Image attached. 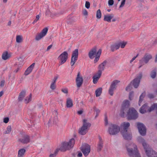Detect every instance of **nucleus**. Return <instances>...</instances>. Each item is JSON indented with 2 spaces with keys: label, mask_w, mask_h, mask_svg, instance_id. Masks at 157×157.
I'll return each mask as SVG.
<instances>
[{
  "label": "nucleus",
  "mask_w": 157,
  "mask_h": 157,
  "mask_svg": "<svg viewBox=\"0 0 157 157\" xmlns=\"http://www.w3.org/2000/svg\"><path fill=\"white\" fill-rule=\"evenodd\" d=\"M132 88L131 84H130L126 87V90L127 91H129L131 90Z\"/></svg>",
  "instance_id": "09e8293b"
},
{
  "label": "nucleus",
  "mask_w": 157,
  "mask_h": 157,
  "mask_svg": "<svg viewBox=\"0 0 157 157\" xmlns=\"http://www.w3.org/2000/svg\"><path fill=\"white\" fill-rule=\"evenodd\" d=\"M138 55H137L136 56L134 57L130 61V63H131L138 56Z\"/></svg>",
  "instance_id": "bf43d9fd"
},
{
  "label": "nucleus",
  "mask_w": 157,
  "mask_h": 157,
  "mask_svg": "<svg viewBox=\"0 0 157 157\" xmlns=\"http://www.w3.org/2000/svg\"><path fill=\"white\" fill-rule=\"evenodd\" d=\"M116 89L115 88L110 86L109 89V92L110 95L112 96L113 94L114 90Z\"/></svg>",
  "instance_id": "e433bc0d"
},
{
  "label": "nucleus",
  "mask_w": 157,
  "mask_h": 157,
  "mask_svg": "<svg viewBox=\"0 0 157 157\" xmlns=\"http://www.w3.org/2000/svg\"><path fill=\"white\" fill-rule=\"evenodd\" d=\"M134 92L133 91L129 93V99L130 100H131L132 99V98L133 96Z\"/></svg>",
  "instance_id": "de8ad7c7"
},
{
  "label": "nucleus",
  "mask_w": 157,
  "mask_h": 157,
  "mask_svg": "<svg viewBox=\"0 0 157 157\" xmlns=\"http://www.w3.org/2000/svg\"><path fill=\"white\" fill-rule=\"evenodd\" d=\"M83 111L82 110H80L78 111V113L79 115H81L83 113Z\"/></svg>",
  "instance_id": "e2e57ef3"
},
{
  "label": "nucleus",
  "mask_w": 157,
  "mask_h": 157,
  "mask_svg": "<svg viewBox=\"0 0 157 157\" xmlns=\"http://www.w3.org/2000/svg\"><path fill=\"white\" fill-rule=\"evenodd\" d=\"M81 150L84 156H86L90 152V146L88 144H84L82 145Z\"/></svg>",
  "instance_id": "9b49d317"
},
{
  "label": "nucleus",
  "mask_w": 157,
  "mask_h": 157,
  "mask_svg": "<svg viewBox=\"0 0 157 157\" xmlns=\"http://www.w3.org/2000/svg\"><path fill=\"white\" fill-rule=\"evenodd\" d=\"M96 17L98 19H100L101 17V13L100 9H98L96 13Z\"/></svg>",
  "instance_id": "a19ab883"
},
{
  "label": "nucleus",
  "mask_w": 157,
  "mask_h": 157,
  "mask_svg": "<svg viewBox=\"0 0 157 157\" xmlns=\"http://www.w3.org/2000/svg\"><path fill=\"white\" fill-rule=\"evenodd\" d=\"M83 82V78L80 75V72L78 73L77 77L76 79V85L78 87H80L82 84Z\"/></svg>",
  "instance_id": "2eb2a0df"
},
{
  "label": "nucleus",
  "mask_w": 157,
  "mask_h": 157,
  "mask_svg": "<svg viewBox=\"0 0 157 157\" xmlns=\"http://www.w3.org/2000/svg\"><path fill=\"white\" fill-rule=\"evenodd\" d=\"M114 3L113 0H109L108 1V5L109 6H112Z\"/></svg>",
  "instance_id": "603ef678"
},
{
  "label": "nucleus",
  "mask_w": 157,
  "mask_h": 157,
  "mask_svg": "<svg viewBox=\"0 0 157 157\" xmlns=\"http://www.w3.org/2000/svg\"><path fill=\"white\" fill-rule=\"evenodd\" d=\"M56 87L55 84L52 83L50 86V88L52 90H54Z\"/></svg>",
  "instance_id": "3c124183"
},
{
  "label": "nucleus",
  "mask_w": 157,
  "mask_h": 157,
  "mask_svg": "<svg viewBox=\"0 0 157 157\" xmlns=\"http://www.w3.org/2000/svg\"><path fill=\"white\" fill-rule=\"evenodd\" d=\"M137 126L139 132L142 136H144L146 132V130L145 126L141 123H138Z\"/></svg>",
  "instance_id": "4468645a"
},
{
  "label": "nucleus",
  "mask_w": 157,
  "mask_h": 157,
  "mask_svg": "<svg viewBox=\"0 0 157 157\" xmlns=\"http://www.w3.org/2000/svg\"><path fill=\"white\" fill-rule=\"evenodd\" d=\"M94 109L95 111L96 112V117H97L98 116V114L100 112V110L98 109H97L95 107H94Z\"/></svg>",
  "instance_id": "49530a36"
},
{
  "label": "nucleus",
  "mask_w": 157,
  "mask_h": 157,
  "mask_svg": "<svg viewBox=\"0 0 157 157\" xmlns=\"http://www.w3.org/2000/svg\"><path fill=\"white\" fill-rule=\"evenodd\" d=\"M130 126V123L128 122H124L121 125L120 129L121 132L124 135V133L128 131V128Z\"/></svg>",
  "instance_id": "ddd939ff"
},
{
  "label": "nucleus",
  "mask_w": 157,
  "mask_h": 157,
  "mask_svg": "<svg viewBox=\"0 0 157 157\" xmlns=\"http://www.w3.org/2000/svg\"><path fill=\"white\" fill-rule=\"evenodd\" d=\"M3 92L1 91L0 92V97H1L3 94Z\"/></svg>",
  "instance_id": "338daca9"
},
{
  "label": "nucleus",
  "mask_w": 157,
  "mask_h": 157,
  "mask_svg": "<svg viewBox=\"0 0 157 157\" xmlns=\"http://www.w3.org/2000/svg\"><path fill=\"white\" fill-rule=\"evenodd\" d=\"M152 58V56L151 54L148 53L145 54L143 58L139 60L140 65L138 68H140L145 64L148 63Z\"/></svg>",
  "instance_id": "0eeeda50"
},
{
  "label": "nucleus",
  "mask_w": 157,
  "mask_h": 157,
  "mask_svg": "<svg viewBox=\"0 0 157 157\" xmlns=\"http://www.w3.org/2000/svg\"><path fill=\"white\" fill-rule=\"evenodd\" d=\"M119 48V45L118 44H116L112 45L111 46V48L112 51H114L115 50L118 49Z\"/></svg>",
  "instance_id": "72a5a7b5"
},
{
  "label": "nucleus",
  "mask_w": 157,
  "mask_h": 157,
  "mask_svg": "<svg viewBox=\"0 0 157 157\" xmlns=\"http://www.w3.org/2000/svg\"><path fill=\"white\" fill-rule=\"evenodd\" d=\"M75 143V140L73 138L71 139L68 142H64L62 143L59 149H56L53 154H50L49 157H55L59 150L61 151H65L73 147Z\"/></svg>",
  "instance_id": "f03ea898"
},
{
  "label": "nucleus",
  "mask_w": 157,
  "mask_h": 157,
  "mask_svg": "<svg viewBox=\"0 0 157 157\" xmlns=\"http://www.w3.org/2000/svg\"><path fill=\"white\" fill-rule=\"evenodd\" d=\"M26 152V150L24 148H21L18 151V157H24Z\"/></svg>",
  "instance_id": "a878e982"
},
{
  "label": "nucleus",
  "mask_w": 157,
  "mask_h": 157,
  "mask_svg": "<svg viewBox=\"0 0 157 157\" xmlns=\"http://www.w3.org/2000/svg\"><path fill=\"white\" fill-rule=\"evenodd\" d=\"M126 115L128 120H135L138 117V113L133 108H130L128 109Z\"/></svg>",
  "instance_id": "39448f33"
},
{
  "label": "nucleus",
  "mask_w": 157,
  "mask_h": 157,
  "mask_svg": "<svg viewBox=\"0 0 157 157\" xmlns=\"http://www.w3.org/2000/svg\"><path fill=\"white\" fill-rule=\"evenodd\" d=\"M137 140L142 144L148 157H157V153L149 147V145L141 137H138Z\"/></svg>",
  "instance_id": "f257e3e1"
},
{
  "label": "nucleus",
  "mask_w": 157,
  "mask_h": 157,
  "mask_svg": "<svg viewBox=\"0 0 157 157\" xmlns=\"http://www.w3.org/2000/svg\"><path fill=\"white\" fill-rule=\"evenodd\" d=\"M31 95L30 94L29 96L27 97L25 100V102L26 103H28L31 100Z\"/></svg>",
  "instance_id": "ea45409f"
},
{
  "label": "nucleus",
  "mask_w": 157,
  "mask_h": 157,
  "mask_svg": "<svg viewBox=\"0 0 157 157\" xmlns=\"http://www.w3.org/2000/svg\"><path fill=\"white\" fill-rule=\"evenodd\" d=\"M120 81H119L117 80H115L112 82L110 86H112L113 87L116 88V85Z\"/></svg>",
  "instance_id": "58836bf2"
},
{
  "label": "nucleus",
  "mask_w": 157,
  "mask_h": 157,
  "mask_svg": "<svg viewBox=\"0 0 157 157\" xmlns=\"http://www.w3.org/2000/svg\"><path fill=\"white\" fill-rule=\"evenodd\" d=\"M67 107L68 108L71 107L73 106L72 100L70 98H68L67 101Z\"/></svg>",
  "instance_id": "7c9ffc66"
},
{
  "label": "nucleus",
  "mask_w": 157,
  "mask_h": 157,
  "mask_svg": "<svg viewBox=\"0 0 157 157\" xmlns=\"http://www.w3.org/2000/svg\"><path fill=\"white\" fill-rule=\"evenodd\" d=\"M107 63V61L105 60L99 65L98 72L100 73L101 74L102 71L104 70L105 67L106 66Z\"/></svg>",
  "instance_id": "aec40b11"
},
{
  "label": "nucleus",
  "mask_w": 157,
  "mask_h": 157,
  "mask_svg": "<svg viewBox=\"0 0 157 157\" xmlns=\"http://www.w3.org/2000/svg\"><path fill=\"white\" fill-rule=\"evenodd\" d=\"M102 89L101 88H99L97 89L95 91L96 96L97 97L99 96L101 94Z\"/></svg>",
  "instance_id": "2f4dec72"
},
{
  "label": "nucleus",
  "mask_w": 157,
  "mask_h": 157,
  "mask_svg": "<svg viewBox=\"0 0 157 157\" xmlns=\"http://www.w3.org/2000/svg\"><path fill=\"white\" fill-rule=\"evenodd\" d=\"M126 1V0H122L121 3V4L119 8H122L123 7L125 4V2Z\"/></svg>",
  "instance_id": "a18cd8bd"
},
{
  "label": "nucleus",
  "mask_w": 157,
  "mask_h": 157,
  "mask_svg": "<svg viewBox=\"0 0 157 157\" xmlns=\"http://www.w3.org/2000/svg\"><path fill=\"white\" fill-rule=\"evenodd\" d=\"M82 156V154L81 152L78 153V156L79 157H81Z\"/></svg>",
  "instance_id": "69168bd1"
},
{
  "label": "nucleus",
  "mask_w": 157,
  "mask_h": 157,
  "mask_svg": "<svg viewBox=\"0 0 157 157\" xmlns=\"http://www.w3.org/2000/svg\"><path fill=\"white\" fill-rule=\"evenodd\" d=\"M126 146L128 155L130 157H141L136 146L134 143L127 144Z\"/></svg>",
  "instance_id": "7ed1b4c3"
},
{
  "label": "nucleus",
  "mask_w": 157,
  "mask_h": 157,
  "mask_svg": "<svg viewBox=\"0 0 157 157\" xmlns=\"http://www.w3.org/2000/svg\"><path fill=\"white\" fill-rule=\"evenodd\" d=\"M25 95V92L23 91L21 92V93H20L18 99L19 101H21L22 100L23 98L24 97Z\"/></svg>",
  "instance_id": "c85d7f7f"
},
{
  "label": "nucleus",
  "mask_w": 157,
  "mask_h": 157,
  "mask_svg": "<svg viewBox=\"0 0 157 157\" xmlns=\"http://www.w3.org/2000/svg\"><path fill=\"white\" fill-rule=\"evenodd\" d=\"M114 15L113 14H109L104 16V20L105 21H106L108 22H110L111 20L113 17Z\"/></svg>",
  "instance_id": "393cba45"
},
{
  "label": "nucleus",
  "mask_w": 157,
  "mask_h": 157,
  "mask_svg": "<svg viewBox=\"0 0 157 157\" xmlns=\"http://www.w3.org/2000/svg\"><path fill=\"white\" fill-rule=\"evenodd\" d=\"M99 141L98 144V150L100 151L103 147V141L100 137H99Z\"/></svg>",
  "instance_id": "bb28decb"
},
{
  "label": "nucleus",
  "mask_w": 157,
  "mask_h": 157,
  "mask_svg": "<svg viewBox=\"0 0 157 157\" xmlns=\"http://www.w3.org/2000/svg\"><path fill=\"white\" fill-rule=\"evenodd\" d=\"M145 95V93L144 92L142 93L141 95L140 96V99L139 101V105L140 106V103L143 100V99Z\"/></svg>",
  "instance_id": "c9c22d12"
},
{
  "label": "nucleus",
  "mask_w": 157,
  "mask_h": 157,
  "mask_svg": "<svg viewBox=\"0 0 157 157\" xmlns=\"http://www.w3.org/2000/svg\"><path fill=\"white\" fill-rule=\"evenodd\" d=\"M105 125H107L108 124V121L107 118H105Z\"/></svg>",
  "instance_id": "0e129e2a"
},
{
  "label": "nucleus",
  "mask_w": 157,
  "mask_h": 157,
  "mask_svg": "<svg viewBox=\"0 0 157 157\" xmlns=\"http://www.w3.org/2000/svg\"><path fill=\"white\" fill-rule=\"evenodd\" d=\"M35 65V63H33L27 68L25 72V75H27L32 72L34 67Z\"/></svg>",
  "instance_id": "4be33fe9"
},
{
  "label": "nucleus",
  "mask_w": 157,
  "mask_h": 157,
  "mask_svg": "<svg viewBox=\"0 0 157 157\" xmlns=\"http://www.w3.org/2000/svg\"><path fill=\"white\" fill-rule=\"evenodd\" d=\"M85 7L87 9L89 8L90 7V3L88 1H86L85 3Z\"/></svg>",
  "instance_id": "8fccbe9b"
},
{
  "label": "nucleus",
  "mask_w": 157,
  "mask_h": 157,
  "mask_svg": "<svg viewBox=\"0 0 157 157\" xmlns=\"http://www.w3.org/2000/svg\"><path fill=\"white\" fill-rule=\"evenodd\" d=\"M149 109L147 107V104H144L140 108V112L141 113H144L146 112H149L148 110Z\"/></svg>",
  "instance_id": "412c9836"
},
{
  "label": "nucleus",
  "mask_w": 157,
  "mask_h": 157,
  "mask_svg": "<svg viewBox=\"0 0 157 157\" xmlns=\"http://www.w3.org/2000/svg\"><path fill=\"white\" fill-rule=\"evenodd\" d=\"M29 136L27 134H24L21 136V137L19 139V140L24 144H27L30 141Z\"/></svg>",
  "instance_id": "dca6fc26"
},
{
  "label": "nucleus",
  "mask_w": 157,
  "mask_h": 157,
  "mask_svg": "<svg viewBox=\"0 0 157 157\" xmlns=\"http://www.w3.org/2000/svg\"><path fill=\"white\" fill-rule=\"evenodd\" d=\"M68 56V54L66 51L63 52L59 56L58 59L60 61V65H62L64 63L67 61Z\"/></svg>",
  "instance_id": "6e6552de"
},
{
  "label": "nucleus",
  "mask_w": 157,
  "mask_h": 157,
  "mask_svg": "<svg viewBox=\"0 0 157 157\" xmlns=\"http://www.w3.org/2000/svg\"><path fill=\"white\" fill-rule=\"evenodd\" d=\"M62 91L64 93L67 94L68 92L67 89L66 88L62 89Z\"/></svg>",
  "instance_id": "13d9d810"
},
{
  "label": "nucleus",
  "mask_w": 157,
  "mask_h": 157,
  "mask_svg": "<svg viewBox=\"0 0 157 157\" xmlns=\"http://www.w3.org/2000/svg\"><path fill=\"white\" fill-rule=\"evenodd\" d=\"M83 14L84 15L87 16L88 15V12L87 11L84 9L83 10Z\"/></svg>",
  "instance_id": "4d7b16f0"
},
{
  "label": "nucleus",
  "mask_w": 157,
  "mask_h": 157,
  "mask_svg": "<svg viewBox=\"0 0 157 157\" xmlns=\"http://www.w3.org/2000/svg\"><path fill=\"white\" fill-rule=\"evenodd\" d=\"M52 44L51 45H50L47 48V50L46 51H48L51 48H52Z\"/></svg>",
  "instance_id": "680f3d73"
},
{
  "label": "nucleus",
  "mask_w": 157,
  "mask_h": 157,
  "mask_svg": "<svg viewBox=\"0 0 157 157\" xmlns=\"http://www.w3.org/2000/svg\"><path fill=\"white\" fill-rule=\"evenodd\" d=\"M12 130V128L11 126H8L6 129V130L3 132L4 134H9L10 133Z\"/></svg>",
  "instance_id": "f704fd0d"
},
{
  "label": "nucleus",
  "mask_w": 157,
  "mask_h": 157,
  "mask_svg": "<svg viewBox=\"0 0 157 157\" xmlns=\"http://www.w3.org/2000/svg\"><path fill=\"white\" fill-rule=\"evenodd\" d=\"M19 68H18L16 70L14 71V72L17 73L18 72V71L19 70Z\"/></svg>",
  "instance_id": "774afa93"
},
{
  "label": "nucleus",
  "mask_w": 157,
  "mask_h": 157,
  "mask_svg": "<svg viewBox=\"0 0 157 157\" xmlns=\"http://www.w3.org/2000/svg\"><path fill=\"white\" fill-rule=\"evenodd\" d=\"M126 132L124 135L122 132H121V134L123 136V137L126 140H130L132 137V135L131 132L130 131L128 130Z\"/></svg>",
  "instance_id": "6ab92c4d"
},
{
  "label": "nucleus",
  "mask_w": 157,
  "mask_h": 157,
  "mask_svg": "<svg viewBox=\"0 0 157 157\" xmlns=\"http://www.w3.org/2000/svg\"><path fill=\"white\" fill-rule=\"evenodd\" d=\"M156 75V72L155 70L152 71L151 73V76L152 78H155Z\"/></svg>",
  "instance_id": "37998d69"
},
{
  "label": "nucleus",
  "mask_w": 157,
  "mask_h": 157,
  "mask_svg": "<svg viewBox=\"0 0 157 157\" xmlns=\"http://www.w3.org/2000/svg\"><path fill=\"white\" fill-rule=\"evenodd\" d=\"M58 78V77L57 76H56L54 77L53 79H52V83H53L55 84L56 81L57 80Z\"/></svg>",
  "instance_id": "5fc2aeb1"
},
{
  "label": "nucleus",
  "mask_w": 157,
  "mask_h": 157,
  "mask_svg": "<svg viewBox=\"0 0 157 157\" xmlns=\"http://www.w3.org/2000/svg\"><path fill=\"white\" fill-rule=\"evenodd\" d=\"M11 56V54L6 51L3 53L2 55V58L4 60H6L10 59Z\"/></svg>",
  "instance_id": "5701e85b"
},
{
  "label": "nucleus",
  "mask_w": 157,
  "mask_h": 157,
  "mask_svg": "<svg viewBox=\"0 0 157 157\" xmlns=\"http://www.w3.org/2000/svg\"><path fill=\"white\" fill-rule=\"evenodd\" d=\"M97 53L96 48H94L89 52L88 54L89 56L90 59H93L96 56Z\"/></svg>",
  "instance_id": "a211bd4d"
},
{
  "label": "nucleus",
  "mask_w": 157,
  "mask_h": 157,
  "mask_svg": "<svg viewBox=\"0 0 157 157\" xmlns=\"http://www.w3.org/2000/svg\"><path fill=\"white\" fill-rule=\"evenodd\" d=\"M142 73L139 74L137 76L136 78L131 82V84L133 85L135 88H137L139 85L140 79L142 78Z\"/></svg>",
  "instance_id": "f8f14e48"
},
{
  "label": "nucleus",
  "mask_w": 157,
  "mask_h": 157,
  "mask_svg": "<svg viewBox=\"0 0 157 157\" xmlns=\"http://www.w3.org/2000/svg\"><path fill=\"white\" fill-rule=\"evenodd\" d=\"M101 49H99L97 52L96 56L94 60V63H96L99 60L100 56L101 54Z\"/></svg>",
  "instance_id": "cd10ccee"
},
{
  "label": "nucleus",
  "mask_w": 157,
  "mask_h": 157,
  "mask_svg": "<svg viewBox=\"0 0 157 157\" xmlns=\"http://www.w3.org/2000/svg\"><path fill=\"white\" fill-rule=\"evenodd\" d=\"M58 121V118L57 116H56L53 118H51L49 121L48 123L52 122L54 124H56Z\"/></svg>",
  "instance_id": "473e14b6"
},
{
  "label": "nucleus",
  "mask_w": 157,
  "mask_h": 157,
  "mask_svg": "<svg viewBox=\"0 0 157 157\" xmlns=\"http://www.w3.org/2000/svg\"><path fill=\"white\" fill-rule=\"evenodd\" d=\"M48 29L47 27L43 29L40 33H38L36 35L35 37V40L38 41L45 36L48 32Z\"/></svg>",
  "instance_id": "1a4fd4ad"
},
{
  "label": "nucleus",
  "mask_w": 157,
  "mask_h": 157,
  "mask_svg": "<svg viewBox=\"0 0 157 157\" xmlns=\"http://www.w3.org/2000/svg\"><path fill=\"white\" fill-rule=\"evenodd\" d=\"M5 81L4 80L2 81L0 83V86H3L5 84Z\"/></svg>",
  "instance_id": "052dcab7"
},
{
  "label": "nucleus",
  "mask_w": 157,
  "mask_h": 157,
  "mask_svg": "<svg viewBox=\"0 0 157 157\" xmlns=\"http://www.w3.org/2000/svg\"><path fill=\"white\" fill-rule=\"evenodd\" d=\"M120 131V128L117 125L111 123L109 124L108 132L112 135H114L118 133Z\"/></svg>",
  "instance_id": "423d86ee"
},
{
  "label": "nucleus",
  "mask_w": 157,
  "mask_h": 157,
  "mask_svg": "<svg viewBox=\"0 0 157 157\" xmlns=\"http://www.w3.org/2000/svg\"><path fill=\"white\" fill-rule=\"evenodd\" d=\"M130 102L127 100H124L122 103L121 106V110L123 111V113H124V111L125 110L128 108L130 105Z\"/></svg>",
  "instance_id": "f3484780"
},
{
  "label": "nucleus",
  "mask_w": 157,
  "mask_h": 157,
  "mask_svg": "<svg viewBox=\"0 0 157 157\" xmlns=\"http://www.w3.org/2000/svg\"><path fill=\"white\" fill-rule=\"evenodd\" d=\"M78 53V50L77 49H75L73 52L70 62V64L71 66H73L74 65L77 60Z\"/></svg>",
  "instance_id": "9d476101"
},
{
  "label": "nucleus",
  "mask_w": 157,
  "mask_h": 157,
  "mask_svg": "<svg viewBox=\"0 0 157 157\" xmlns=\"http://www.w3.org/2000/svg\"><path fill=\"white\" fill-rule=\"evenodd\" d=\"M91 124L86 120L83 119L82 125L78 130L79 133L81 135H85L87 132Z\"/></svg>",
  "instance_id": "20e7f679"
},
{
  "label": "nucleus",
  "mask_w": 157,
  "mask_h": 157,
  "mask_svg": "<svg viewBox=\"0 0 157 157\" xmlns=\"http://www.w3.org/2000/svg\"><path fill=\"white\" fill-rule=\"evenodd\" d=\"M101 74L100 73L98 72L93 77V82L94 84H95L97 83L99 78L101 77Z\"/></svg>",
  "instance_id": "b1692460"
},
{
  "label": "nucleus",
  "mask_w": 157,
  "mask_h": 157,
  "mask_svg": "<svg viewBox=\"0 0 157 157\" xmlns=\"http://www.w3.org/2000/svg\"><path fill=\"white\" fill-rule=\"evenodd\" d=\"M9 121V118L8 117H6L4 119L3 122L6 123H7Z\"/></svg>",
  "instance_id": "6e6d98bb"
},
{
  "label": "nucleus",
  "mask_w": 157,
  "mask_h": 157,
  "mask_svg": "<svg viewBox=\"0 0 157 157\" xmlns=\"http://www.w3.org/2000/svg\"><path fill=\"white\" fill-rule=\"evenodd\" d=\"M155 109L156 110V113H157V104H154L149 108L148 111L149 112Z\"/></svg>",
  "instance_id": "c756f323"
},
{
  "label": "nucleus",
  "mask_w": 157,
  "mask_h": 157,
  "mask_svg": "<svg viewBox=\"0 0 157 157\" xmlns=\"http://www.w3.org/2000/svg\"><path fill=\"white\" fill-rule=\"evenodd\" d=\"M127 44V42H122L119 43L118 44L119 45V47H121V48H124Z\"/></svg>",
  "instance_id": "79ce46f5"
},
{
  "label": "nucleus",
  "mask_w": 157,
  "mask_h": 157,
  "mask_svg": "<svg viewBox=\"0 0 157 157\" xmlns=\"http://www.w3.org/2000/svg\"><path fill=\"white\" fill-rule=\"evenodd\" d=\"M154 95L152 94H149L147 95V97L150 98H154Z\"/></svg>",
  "instance_id": "864d4df0"
},
{
  "label": "nucleus",
  "mask_w": 157,
  "mask_h": 157,
  "mask_svg": "<svg viewBox=\"0 0 157 157\" xmlns=\"http://www.w3.org/2000/svg\"><path fill=\"white\" fill-rule=\"evenodd\" d=\"M22 40V36L18 35L17 36L16 38V41L18 43L21 42Z\"/></svg>",
  "instance_id": "4c0bfd02"
},
{
  "label": "nucleus",
  "mask_w": 157,
  "mask_h": 157,
  "mask_svg": "<svg viewBox=\"0 0 157 157\" xmlns=\"http://www.w3.org/2000/svg\"><path fill=\"white\" fill-rule=\"evenodd\" d=\"M40 16L39 15H37L36 16V18L35 20H34L33 22V24H34L36 23L37 21L39 19Z\"/></svg>",
  "instance_id": "c03bdc74"
}]
</instances>
